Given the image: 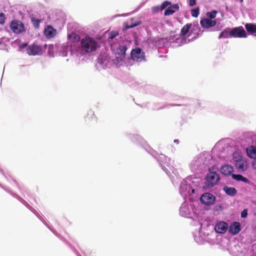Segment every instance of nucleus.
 Masks as SVG:
<instances>
[{"mask_svg":"<svg viewBox=\"0 0 256 256\" xmlns=\"http://www.w3.org/2000/svg\"><path fill=\"white\" fill-rule=\"evenodd\" d=\"M82 49L86 52H92L96 50L98 47L97 42L90 36H86L81 40Z\"/></svg>","mask_w":256,"mask_h":256,"instance_id":"1","label":"nucleus"},{"mask_svg":"<svg viewBox=\"0 0 256 256\" xmlns=\"http://www.w3.org/2000/svg\"><path fill=\"white\" fill-rule=\"evenodd\" d=\"M220 180V177L216 172H210L206 177V186L208 188H212L217 184Z\"/></svg>","mask_w":256,"mask_h":256,"instance_id":"2","label":"nucleus"},{"mask_svg":"<svg viewBox=\"0 0 256 256\" xmlns=\"http://www.w3.org/2000/svg\"><path fill=\"white\" fill-rule=\"evenodd\" d=\"M130 54L133 60L136 62H140L145 60L144 52L140 48L133 49Z\"/></svg>","mask_w":256,"mask_h":256,"instance_id":"3","label":"nucleus"},{"mask_svg":"<svg viewBox=\"0 0 256 256\" xmlns=\"http://www.w3.org/2000/svg\"><path fill=\"white\" fill-rule=\"evenodd\" d=\"M230 38H246L245 30L242 26H238L230 30Z\"/></svg>","mask_w":256,"mask_h":256,"instance_id":"4","label":"nucleus"},{"mask_svg":"<svg viewBox=\"0 0 256 256\" xmlns=\"http://www.w3.org/2000/svg\"><path fill=\"white\" fill-rule=\"evenodd\" d=\"M42 48L40 45L32 44L26 48V52L30 56L40 55L42 54Z\"/></svg>","mask_w":256,"mask_h":256,"instance_id":"5","label":"nucleus"},{"mask_svg":"<svg viewBox=\"0 0 256 256\" xmlns=\"http://www.w3.org/2000/svg\"><path fill=\"white\" fill-rule=\"evenodd\" d=\"M200 200L202 204L206 206H210L214 204L216 198L212 194L206 192L202 194Z\"/></svg>","mask_w":256,"mask_h":256,"instance_id":"6","label":"nucleus"},{"mask_svg":"<svg viewBox=\"0 0 256 256\" xmlns=\"http://www.w3.org/2000/svg\"><path fill=\"white\" fill-rule=\"evenodd\" d=\"M228 224L226 222H221L216 224L214 230L217 233L224 234L228 230Z\"/></svg>","mask_w":256,"mask_h":256,"instance_id":"7","label":"nucleus"},{"mask_svg":"<svg viewBox=\"0 0 256 256\" xmlns=\"http://www.w3.org/2000/svg\"><path fill=\"white\" fill-rule=\"evenodd\" d=\"M200 23L202 26L207 28H212L216 24V20H212L209 18L203 19L201 20Z\"/></svg>","mask_w":256,"mask_h":256,"instance_id":"8","label":"nucleus"},{"mask_svg":"<svg viewBox=\"0 0 256 256\" xmlns=\"http://www.w3.org/2000/svg\"><path fill=\"white\" fill-rule=\"evenodd\" d=\"M240 230V225L238 222H234L230 224L229 232L233 234H238Z\"/></svg>","mask_w":256,"mask_h":256,"instance_id":"9","label":"nucleus"},{"mask_svg":"<svg viewBox=\"0 0 256 256\" xmlns=\"http://www.w3.org/2000/svg\"><path fill=\"white\" fill-rule=\"evenodd\" d=\"M233 171V167L229 164L224 165L220 168V172L224 176H230Z\"/></svg>","mask_w":256,"mask_h":256,"instance_id":"10","label":"nucleus"},{"mask_svg":"<svg viewBox=\"0 0 256 256\" xmlns=\"http://www.w3.org/2000/svg\"><path fill=\"white\" fill-rule=\"evenodd\" d=\"M179 10L178 4H174L169 6L164 12V16H170Z\"/></svg>","mask_w":256,"mask_h":256,"instance_id":"11","label":"nucleus"},{"mask_svg":"<svg viewBox=\"0 0 256 256\" xmlns=\"http://www.w3.org/2000/svg\"><path fill=\"white\" fill-rule=\"evenodd\" d=\"M246 153L248 157L251 158H256V147L250 146L246 149Z\"/></svg>","mask_w":256,"mask_h":256,"instance_id":"12","label":"nucleus"},{"mask_svg":"<svg viewBox=\"0 0 256 256\" xmlns=\"http://www.w3.org/2000/svg\"><path fill=\"white\" fill-rule=\"evenodd\" d=\"M44 34L47 37L54 38L56 34V31L52 26H48L44 30Z\"/></svg>","mask_w":256,"mask_h":256,"instance_id":"13","label":"nucleus"},{"mask_svg":"<svg viewBox=\"0 0 256 256\" xmlns=\"http://www.w3.org/2000/svg\"><path fill=\"white\" fill-rule=\"evenodd\" d=\"M223 190L228 195L231 196H234L237 194L236 190L234 187L225 186Z\"/></svg>","mask_w":256,"mask_h":256,"instance_id":"14","label":"nucleus"},{"mask_svg":"<svg viewBox=\"0 0 256 256\" xmlns=\"http://www.w3.org/2000/svg\"><path fill=\"white\" fill-rule=\"evenodd\" d=\"M192 26V24H187L185 26H184L183 28L181 29L180 36L182 38H184L189 32Z\"/></svg>","mask_w":256,"mask_h":256,"instance_id":"15","label":"nucleus"},{"mask_svg":"<svg viewBox=\"0 0 256 256\" xmlns=\"http://www.w3.org/2000/svg\"><path fill=\"white\" fill-rule=\"evenodd\" d=\"M245 28L248 33L254 34L256 32V25L253 24H246Z\"/></svg>","mask_w":256,"mask_h":256,"instance_id":"16","label":"nucleus"},{"mask_svg":"<svg viewBox=\"0 0 256 256\" xmlns=\"http://www.w3.org/2000/svg\"><path fill=\"white\" fill-rule=\"evenodd\" d=\"M242 156L240 155H238V158L235 160L236 166L238 170H245L246 168L244 167V162H242Z\"/></svg>","mask_w":256,"mask_h":256,"instance_id":"17","label":"nucleus"},{"mask_svg":"<svg viewBox=\"0 0 256 256\" xmlns=\"http://www.w3.org/2000/svg\"><path fill=\"white\" fill-rule=\"evenodd\" d=\"M230 29L226 28L223 30L220 34L218 38H230Z\"/></svg>","mask_w":256,"mask_h":256,"instance_id":"18","label":"nucleus"},{"mask_svg":"<svg viewBox=\"0 0 256 256\" xmlns=\"http://www.w3.org/2000/svg\"><path fill=\"white\" fill-rule=\"evenodd\" d=\"M232 177L237 181H242L247 184H249L250 182V180L247 178L243 176L241 174H232Z\"/></svg>","mask_w":256,"mask_h":256,"instance_id":"19","label":"nucleus"},{"mask_svg":"<svg viewBox=\"0 0 256 256\" xmlns=\"http://www.w3.org/2000/svg\"><path fill=\"white\" fill-rule=\"evenodd\" d=\"M68 38L70 41H71L72 42H78L80 41V36L74 32H72V34H69Z\"/></svg>","mask_w":256,"mask_h":256,"instance_id":"20","label":"nucleus"},{"mask_svg":"<svg viewBox=\"0 0 256 256\" xmlns=\"http://www.w3.org/2000/svg\"><path fill=\"white\" fill-rule=\"evenodd\" d=\"M25 30L24 25L20 21H17V34L22 33Z\"/></svg>","mask_w":256,"mask_h":256,"instance_id":"21","label":"nucleus"},{"mask_svg":"<svg viewBox=\"0 0 256 256\" xmlns=\"http://www.w3.org/2000/svg\"><path fill=\"white\" fill-rule=\"evenodd\" d=\"M96 118L94 114V112L92 110H90V114H88V116L86 117V121L95 120Z\"/></svg>","mask_w":256,"mask_h":256,"instance_id":"22","label":"nucleus"},{"mask_svg":"<svg viewBox=\"0 0 256 256\" xmlns=\"http://www.w3.org/2000/svg\"><path fill=\"white\" fill-rule=\"evenodd\" d=\"M118 35V32L116 31H112L108 34V40L110 42V40H112L115 37Z\"/></svg>","mask_w":256,"mask_h":256,"instance_id":"23","label":"nucleus"},{"mask_svg":"<svg viewBox=\"0 0 256 256\" xmlns=\"http://www.w3.org/2000/svg\"><path fill=\"white\" fill-rule=\"evenodd\" d=\"M126 50L127 48L126 46H120L118 50V53L122 55H124Z\"/></svg>","mask_w":256,"mask_h":256,"instance_id":"24","label":"nucleus"},{"mask_svg":"<svg viewBox=\"0 0 256 256\" xmlns=\"http://www.w3.org/2000/svg\"><path fill=\"white\" fill-rule=\"evenodd\" d=\"M31 20L33 26L35 28H38L39 27L40 23L41 22L40 20L32 18Z\"/></svg>","mask_w":256,"mask_h":256,"instance_id":"25","label":"nucleus"},{"mask_svg":"<svg viewBox=\"0 0 256 256\" xmlns=\"http://www.w3.org/2000/svg\"><path fill=\"white\" fill-rule=\"evenodd\" d=\"M199 8L192 9L191 10V14L194 18H197L200 14Z\"/></svg>","mask_w":256,"mask_h":256,"instance_id":"26","label":"nucleus"},{"mask_svg":"<svg viewBox=\"0 0 256 256\" xmlns=\"http://www.w3.org/2000/svg\"><path fill=\"white\" fill-rule=\"evenodd\" d=\"M216 14L217 11L214 10L210 12H207L206 16L211 20L212 18H216Z\"/></svg>","mask_w":256,"mask_h":256,"instance_id":"27","label":"nucleus"},{"mask_svg":"<svg viewBox=\"0 0 256 256\" xmlns=\"http://www.w3.org/2000/svg\"><path fill=\"white\" fill-rule=\"evenodd\" d=\"M10 27L14 32H16V20H13L11 22Z\"/></svg>","mask_w":256,"mask_h":256,"instance_id":"28","label":"nucleus"},{"mask_svg":"<svg viewBox=\"0 0 256 256\" xmlns=\"http://www.w3.org/2000/svg\"><path fill=\"white\" fill-rule=\"evenodd\" d=\"M170 2L168 1L164 2L160 6V10H163L166 8L168 6L170 5Z\"/></svg>","mask_w":256,"mask_h":256,"instance_id":"29","label":"nucleus"},{"mask_svg":"<svg viewBox=\"0 0 256 256\" xmlns=\"http://www.w3.org/2000/svg\"><path fill=\"white\" fill-rule=\"evenodd\" d=\"M5 22V16L4 14H0V24H4Z\"/></svg>","mask_w":256,"mask_h":256,"instance_id":"30","label":"nucleus"},{"mask_svg":"<svg viewBox=\"0 0 256 256\" xmlns=\"http://www.w3.org/2000/svg\"><path fill=\"white\" fill-rule=\"evenodd\" d=\"M248 215V210L246 209H244L241 212V217L242 218H246Z\"/></svg>","mask_w":256,"mask_h":256,"instance_id":"31","label":"nucleus"},{"mask_svg":"<svg viewBox=\"0 0 256 256\" xmlns=\"http://www.w3.org/2000/svg\"><path fill=\"white\" fill-rule=\"evenodd\" d=\"M27 46H28V44L27 43H24V44H20L18 48H19L20 50H22L23 48H26V47H27Z\"/></svg>","mask_w":256,"mask_h":256,"instance_id":"32","label":"nucleus"},{"mask_svg":"<svg viewBox=\"0 0 256 256\" xmlns=\"http://www.w3.org/2000/svg\"><path fill=\"white\" fill-rule=\"evenodd\" d=\"M138 26V24H130V25H128V24H126L125 26V28L126 29H128V28H132L134 26Z\"/></svg>","mask_w":256,"mask_h":256,"instance_id":"33","label":"nucleus"},{"mask_svg":"<svg viewBox=\"0 0 256 256\" xmlns=\"http://www.w3.org/2000/svg\"><path fill=\"white\" fill-rule=\"evenodd\" d=\"M152 10L154 12H157L158 11H161L160 9V7L159 6H156L152 8Z\"/></svg>","mask_w":256,"mask_h":256,"instance_id":"34","label":"nucleus"},{"mask_svg":"<svg viewBox=\"0 0 256 256\" xmlns=\"http://www.w3.org/2000/svg\"><path fill=\"white\" fill-rule=\"evenodd\" d=\"M189 4L190 6H194L196 4V0H190Z\"/></svg>","mask_w":256,"mask_h":256,"instance_id":"35","label":"nucleus"},{"mask_svg":"<svg viewBox=\"0 0 256 256\" xmlns=\"http://www.w3.org/2000/svg\"><path fill=\"white\" fill-rule=\"evenodd\" d=\"M238 155H240V154H238L236 153V152H234V154H233V158H234V160L238 158Z\"/></svg>","mask_w":256,"mask_h":256,"instance_id":"36","label":"nucleus"},{"mask_svg":"<svg viewBox=\"0 0 256 256\" xmlns=\"http://www.w3.org/2000/svg\"><path fill=\"white\" fill-rule=\"evenodd\" d=\"M252 168L256 170V160L252 162Z\"/></svg>","mask_w":256,"mask_h":256,"instance_id":"37","label":"nucleus"},{"mask_svg":"<svg viewBox=\"0 0 256 256\" xmlns=\"http://www.w3.org/2000/svg\"><path fill=\"white\" fill-rule=\"evenodd\" d=\"M174 142L175 143L178 144V142H179V140H174Z\"/></svg>","mask_w":256,"mask_h":256,"instance_id":"38","label":"nucleus"},{"mask_svg":"<svg viewBox=\"0 0 256 256\" xmlns=\"http://www.w3.org/2000/svg\"><path fill=\"white\" fill-rule=\"evenodd\" d=\"M244 0H240V2H242Z\"/></svg>","mask_w":256,"mask_h":256,"instance_id":"39","label":"nucleus"},{"mask_svg":"<svg viewBox=\"0 0 256 256\" xmlns=\"http://www.w3.org/2000/svg\"><path fill=\"white\" fill-rule=\"evenodd\" d=\"M2 44V42H1V41H0V44Z\"/></svg>","mask_w":256,"mask_h":256,"instance_id":"40","label":"nucleus"},{"mask_svg":"<svg viewBox=\"0 0 256 256\" xmlns=\"http://www.w3.org/2000/svg\"><path fill=\"white\" fill-rule=\"evenodd\" d=\"M254 35H255V36H256V34H254Z\"/></svg>","mask_w":256,"mask_h":256,"instance_id":"41","label":"nucleus"}]
</instances>
